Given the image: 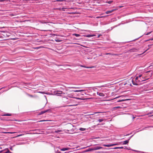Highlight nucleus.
<instances>
[{"instance_id":"obj_1","label":"nucleus","mask_w":153,"mask_h":153,"mask_svg":"<svg viewBox=\"0 0 153 153\" xmlns=\"http://www.w3.org/2000/svg\"><path fill=\"white\" fill-rule=\"evenodd\" d=\"M152 73L153 72L151 71H149L143 73V79H145V80H148L152 76Z\"/></svg>"},{"instance_id":"obj_2","label":"nucleus","mask_w":153,"mask_h":153,"mask_svg":"<svg viewBox=\"0 0 153 153\" xmlns=\"http://www.w3.org/2000/svg\"><path fill=\"white\" fill-rule=\"evenodd\" d=\"M3 35L5 37H9L10 36V33L7 31L4 32Z\"/></svg>"},{"instance_id":"obj_3","label":"nucleus","mask_w":153,"mask_h":153,"mask_svg":"<svg viewBox=\"0 0 153 153\" xmlns=\"http://www.w3.org/2000/svg\"><path fill=\"white\" fill-rule=\"evenodd\" d=\"M54 94L56 96H60L59 95L62 94V92L61 91H55Z\"/></svg>"},{"instance_id":"obj_4","label":"nucleus","mask_w":153,"mask_h":153,"mask_svg":"<svg viewBox=\"0 0 153 153\" xmlns=\"http://www.w3.org/2000/svg\"><path fill=\"white\" fill-rule=\"evenodd\" d=\"M102 148L101 147L97 146L92 148V150H95L102 149Z\"/></svg>"},{"instance_id":"obj_5","label":"nucleus","mask_w":153,"mask_h":153,"mask_svg":"<svg viewBox=\"0 0 153 153\" xmlns=\"http://www.w3.org/2000/svg\"><path fill=\"white\" fill-rule=\"evenodd\" d=\"M129 142V140H125L124 141L122 142V144L123 145H126Z\"/></svg>"},{"instance_id":"obj_6","label":"nucleus","mask_w":153,"mask_h":153,"mask_svg":"<svg viewBox=\"0 0 153 153\" xmlns=\"http://www.w3.org/2000/svg\"><path fill=\"white\" fill-rule=\"evenodd\" d=\"M70 148H64L62 149H60V150L62 151H65L66 150H68Z\"/></svg>"},{"instance_id":"obj_7","label":"nucleus","mask_w":153,"mask_h":153,"mask_svg":"<svg viewBox=\"0 0 153 153\" xmlns=\"http://www.w3.org/2000/svg\"><path fill=\"white\" fill-rule=\"evenodd\" d=\"M138 51V50L135 48H132L130 50L131 52H137Z\"/></svg>"},{"instance_id":"obj_8","label":"nucleus","mask_w":153,"mask_h":153,"mask_svg":"<svg viewBox=\"0 0 153 153\" xmlns=\"http://www.w3.org/2000/svg\"><path fill=\"white\" fill-rule=\"evenodd\" d=\"M114 10H111L107 11L105 12V13L106 14L110 13H112V12H113Z\"/></svg>"},{"instance_id":"obj_9","label":"nucleus","mask_w":153,"mask_h":153,"mask_svg":"<svg viewBox=\"0 0 153 153\" xmlns=\"http://www.w3.org/2000/svg\"><path fill=\"white\" fill-rule=\"evenodd\" d=\"M80 66L82 67L87 68H93L94 67L93 66H92V67H86V66H83V65H81Z\"/></svg>"},{"instance_id":"obj_10","label":"nucleus","mask_w":153,"mask_h":153,"mask_svg":"<svg viewBox=\"0 0 153 153\" xmlns=\"http://www.w3.org/2000/svg\"><path fill=\"white\" fill-rule=\"evenodd\" d=\"M145 80V79H143L142 78H141V77L140 78H139L138 82L143 81Z\"/></svg>"},{"instance_id":"obj_11","label":"nucleus","mask_w":153,"mask_h":153,"mask_svg":"<svg viewBox=\"0 0 153 153\" xmlns=\"http://www.w3.org/2000/svg\"><path fill=\"white\" fill-rule=\"evenodd\" d=\"M123 148V147H115L113 148V149H122Z\"/></svg>"},{"instance_id":"obj_12","label":"nucleus","mask_w":153,"mask_h":153,"mask_svg":"<svg viewBox=\"0 0 153 153\" xmlns=\"http://www.w3.org/2000/svg\"><path fill=\"white\" fill-rule=\"evenodd\" d=\"M129 100L128 99H125V100H117V102H119L126 101V100Z\"/></svg>"},{"instance_id":"obj_13","label":"nucleus","mask_w":153,"mask_h":153,"mask_svg":"<svg viewBox=\"0 0 153 153\" xmlns=\"http://www.w3.org/2000/svg\"><path fill=\"white\" fill-rule=\"evenodd\" d=\"M97 94L99 95V96H104V94L102 93H99L98 92H97Z\"/></svg>"},{"instance_id":"obj_14","label":"nucleus","mask_w":153,"mask_h":153,"mask_svg":"<svg viewBox=\"0 0 153 153\" xmlns=\"http://www.w3.org/2000/svg\"><path fill=\"white\" fill-rule=\"evenodd\" d=\"M137 76H138L139 78H140L142 77V78L143 79V74H139Z\"/></svg>"},{"instance_id":"obj_15","label":"nucleus","mask_w":153,"mask_h":153,"mask_svg":"<svg viewBox=\"0 0 153 153\" xmlns=\"http://www.w3.org/2000/svg\"><path fill=\"white\" fill-rule=\"evenodd\" d=\"M74 91V92H81V91H82L83 92V93L84 94H85V92H84V91L83 90H76V91Z\"/></svg>"},{"instance_id":"obj_16","label":"nucleus","mask_w":153,"mask_h":153,"mask_svg":"<svg viewBox=\"0 0 153 153\" xmlns=\"http://www.w3.org/2000/svg\"><path fill=\"white\" fill-rule=\"evenodd\" d=\"M73 35L75 36L76 37H79L80 36V35L79 34L74 33L73 34Z\"/></svg>"},{"instance_id":"obj_17","label":"nucleus","mask_w":153,"mask_h":153,"mask_svg":"<svg viewBox=\"0 0 153 153\" xmlns=\"http://www.w3.org/2000/svg\"><path fill=\"white\" fill-rule=\"evenodd\" d=\"M79 130L81 131H84L86 130V129L85 128H79Z\"/></svg>"},{"instance_id":"obj_18","label":"nucleus","mask_w":153,"mask_h":153,"mask_svg":"<svg viewBox=\"0 0 153 153\" xmlns=\"http://www.w3.org/2000/svg\"><path fill=\"white\" fill-rule=\"evenodd\" d=\"M92 151V148L89 149H88L86 150L85 151V152H90L91 151Z\"/></svg>"},{"instance_id":"obj_19","label":"nucleus","mask_w":153,"mask_h":153,"mask_svg":"<svg viewBox=\"0 0 153 153\" xmlns=\"http://www.w3.org/2000/svg\"><path fill=\"white\" fill-rule=\"evenodd\" d=\"M11 115V114H4L3 115L4 116H10Z\"/></svg>"},{"instance_id":"obj_20","label":"nucleus","mask_w":153,"mask_h":153,"mask_svg":"<svg viewBox=\"0 0 153 153\" xmlns=\"http://www.w3.org/2000/svg\"><path fill=\"white\" fill-rule=\"evenodd\" d=\"M61 131H62V130H57L56 131H55V133H58L60 132H61Z\"/></svg>"},{"instance_id":"obj_21","label":"nucleus","mask_w":153,"mask_h":153,"mask_svg":"<svg viewBox=\"0 0 153 153\" xmlns=\"http://www.w3.org/2000/svg\"><path fill=\"white\" fill-rule=\"evenodd\" d=\"M93 36V35H86V37H92Z\"/></svg>"},{"instance_id":"obj_22","label":"nucleus","mask_w":153,"mask_h":153,"mask_svg":"<svg viewBox=\"0 0 153 153\" xmlns=\"http://www.w3.org/2000/svg\"><path fill=\"white\" fill-rule=\"evenodd\" d=\"M104 146L107 147H110V144H105L104 145Z\"/></svg>"},{"instance_id":"obj_23","label":"nucleus","mask_w":153,"mask_h":153,"mask_svg":"<svg viewBox=\"0 0 153 153\" xmlns=\"http://www.w3.org/2000/svg\"><path fill=\"white\" fill-rule=\"evenodd\" d=\"M138 79H139V77H138V76H137L136 77L135 80H136V82H138Z\"/></svg>"},{"instance_id":"obj_24","label":"nucleus","mask_w":153,"mask_h":153,"mask_svg":"<svg viewBox=\"0 0 153 153\" xmlns=\"http://www.w3.org/2000/svg\"><path fill=\"white\" fill-rule=\"evenodd\" d=\"M103 121V119H99L98 120V121L100 122H101Z\"/></svg>"},{"instance_id":"obj_25","label":"nucleus","mask_w":153,"mask_h":153,"mask_svg":"<svg viewBox=\"0 0 153 153\" xmlns=\"http://www.w3.org/2000/svg\"><path fill=\"white\" fill-rule=\"evenodd\" d=\"M118 145V144H110V147H111V146H114L117 145Z\"/></svg>"},{"instance_id":"obj_26","label":"nucleus","mask_w":153,"mask_h":153,"mask_svg":"<svg viewBox=\"0 0 153 153\" xmlns=\"http://www.w3.org/2000/svg\"><path fill=\"white\" fill-rule=\"evenodd\" d=\"M46 112V111H45V110L44 111H42L41 113H40V114H42L45 113Z\"/></svg>"},{"instance_id":"obj_27","label":"nucleus","mask_w":153,"mask_h":153,"mask_svg":"<svg viewBox=\"0 0 153 153\" xmlns=\"http://www.w3.org/2000/svg\"><path fill=\"white\" fill-rule=\"evenodd\" d=\"M46 27H48V28H49L50 27H51V26L49 24H47V25H46Z\"/></svg>"},{"instance_id":"obj_28","label":"nucleus","mask_w":153,"mask_h":153,"mask_svg":"<svg viewBox=\"0 0 153 153\" xmlns=\"http://www.w3.org/2000/svg\"><path fill=\"white\" fill-rule=\"evenodd\" d=\"M45 111H46V112H48V111H51V110L50 109H48V110H45Z\"/></svg>"},{"instance_id":"obj_29","label":"nucleus","mask_w":153,"mask_h":153,"mask_svg":"<svg viewBox=\"0 0 153 153\" xmlns=\"http://www.w3.org/2000/svg\"><path fill=\"white\" fill-rule=\"evenodd\" d=\"M44 30V31H50L51 30L48 29H45V30Z\"/></svg>"},{"instance_id":"obj_30","label":"nucleus","mask_w":153,"mask_h":153,"mask_svg":"<svg viewBox=\"0 0 153 153\" xmlns=\"http://www.w3.org/2000/svg\"><path fill=\"white\" fill-rule=\"evenodd\" d=\"M73 98H74L73 97ZM75 98L76 99H79V100H84L83 99L78 98H77V97H76V98Z\"/></svg>"},{"instance_id":"obj_31","label":"nucleus","mask_w":153,"mask_h":153,"mask_svg":"<svg viewBox=\"0 0 153 153\" xmlns=\"http://www.w3.org/2000/svg\"><path fill=\"white\" fill-rule=\"evenodd\" d=\"M7 151L5 153H9V152H10V151L8 149H7Z\"/></svg>"},{"instance_id":"obj_32","label":"nucleus","mask_w":153,"mask_h":153,"mask_svg":"<svg viewBox=\"0 0 153 153\" xmlns=\"http://www.w3.org/2000/svg\"><path fill=\"white\" fill-rule=\"evenodd\" d=\"M149 48H148L144 52H143L142 53L140 54V55H141L142 54L145 53L146 51H147L149 49Z\"/></svg>"},{"instance_id":"obj_33","label":"nucleus","mask_w":153,"mask_h":153,"mask_svg":"<svg viewBox=\"0 0 153 153\" xmlns=\"http://www.w3.org/2000/svg\"><path fill=\"white\" fill-rule=\"evenodd\" d=\"M152 32V31H151L149 33H147L146 34V35H149L150 33Z\"/></svg>"},{"instance_id":"obj_34","label":"nucleus","mask_w":153,"mask_h":153,"mask_svg":"<svg viewBox=\"0 0 153 153\" xmlns=\"http://www.w3.org/2000/svg\"><path fill=\"white\" fill-rule=\"evenodd\" d=\"M153 40V38H152V39H151L149 40H147L146 41H149V40Z\"/></svg>"},{"instance_id":"obj_35","label":"nucleus","mask_w":153,"mask_h":153,"mask_svg":"<svg viewBox=\"0 0 153 153\" xmlns=\"http://www.w3.org/2000/svg\"><path fill=\"white\" fill-rule=\"evenodd\" d=\"M63 1V0H56V1Z\"/></svg>"},{"instance_id":"obj_36","label":"nucleus","mask_w":153,"mask_h":153,"mask_svg":"<svg viewBox=\"0 0 153 153\" xmlns=\"http://www.w3.org/2000/svg\"><path fill=\"white\" fill-rule=\"evenodd\" d=\"M153 45V44H152V45H148V46L149 47L150 46H152V45Z\"/></svg>"},{"instance_id":"obj_37","label":"nucleus","mask_w":153,"mask_h":153,"mask_svg":"<svg viewBox=\"0 0 153 153\" xmlns=\"http://www.w3.org/2000/svg\"><path fill=\"white\" fill-rule=\"evenodd\" d=\"M112 1H108V3L109 4H111L112 3Z\"/></svg>"},{"instance_id":"obj_38","label":"nucleus","mask_w":153,"mask_h":153,"mask_svg":"<svg viewBox=\"0 0 153 153\" xmlns=\"http://www.w3.org/2000/svg\"><path fill=\"white\" fill-rule=\"evenodd\" d=\"M132 82H133V83L134 85H137V84H136L135 83H133V81H132Z\"/></svg>"},{"instance_id":"obj_39","label":"nucleus","mask_w":153,"mask_h":153,"mask_svg":"<svg viewBox=\"0 0 153 153\" xmlns=\"http://www.w3.org/2000/svg\"><path fill=\"white\" fill-rule=\"evenodd\" d=\"M124 149H128L126 147H125V148Z\"/></svg>"},{"instance_id":"obj_40","label":"nucleus","mask_w":153,"mask_h":153,"mask_svg":"<svg viewBox=\"0 0 153 153\" xmlns=\"http://www.w3.org/2000/svg\"><path fill=\"white\" fill-rule=\"evenodd\" d=\"M106 55H108V54H109V55H111V54L110 53H106L105 54Z\"/></svg>"},{"instance_id":"obj_41","label":"nucleus","mask_w":153,"mask_h":153,"mask_svg":"<svg viewBox=\"0 0 153 153\" xmlns=\"http://www.w3.org/2000/svg\"><path fill=\"white\" fill-rule=\"evenodd\" d=\"M140 153H146V152H140Z\"/></svg>"},{"instance_id":"obj_42","label":"nucleus","mask_w":153,"mask_h":153,"mask_svg":"<svg viewBox=\"0 0 153 153\" xmlns=\"http://www.w3.org/2000/svg\"><path fill=\"white\" fill-rule=\"evenodd\" d=\"M8 133H10V134H13L14 133V132H8Z\"/></svg>"},{"instance_id":"obj_43","label":"nucleus","mask_w":153,"mask_h":153,"mask_svg":"<svg viewBox=\"0 0 153 153\" xmlns=\"http://www.w3.org/2000/svg\"><path fill=\"white\" fill-rule=\"evenodd\" d=\"M133 135L131 136L130 137H129V139H128L129 140L131 139V138L133 136Z\"/></svg>"},{"instance_id":"obj_44","label":"nucleus","mask_w":153,"mask_h":153,"mask_svg":"<svg viewBox=\"0 0 153 153\" xmlns=\"http://www.w3.org/2000/svg\"><path fill=\"white\" fill-rule=\"evenodd\" d=\"M133 135L131 136L130 137H129V139H128L129 140L131 139V138L133 136Z\"/></svg>"},{"instance_id":"obj_45","label":"nucleus","mask_w":153,"mask_h":153,"mask_svg":"<svg viewBox=\"0 0 153 153\" xmlns=\"http://www.w3.org/2000/svg\"><path fill=\"white\" fill-rule=\"evenodd\" d=\"M63 98L64 99H63V100H64V99H68V98H65V97H63Z\"/></svg>"},{"instance_id":"obj_46","label":"nucleus","mask_w":153,"mask_h":153,"mask_svg":"<svg viewBox=\"0 0 153 153\" xmlns=\"http://www.w3.org/2000/svg\"><path fill=\"white\" fill-rule=\"evenodd\" d=\"M22 134H20V135H19L18 136V137H19V136H22Z\"/></svg>"},{"instance_id":"obj_47","label":"nucleus","mask_w":153,"mask_h":153,"mask_svg":"<svg viewBox=\"0 0 153 153\" xmlns=\"http://www.w3.org/2000/svg\"><path fill=\"white\" fill-rule=\"evenodd\" d=\"M45 121V120H41L40 121V122H42V121Z\"/></svg>"},{"instance_id":"obj_48","label":"nucleus","mask_w":153,"mask_h":153,"mask_svg":"<svg viewBox=\"0 0 153 153\" xmlns=\"http://www.w3.org/2000/svg\"><path fill=\"white\" fill-rule=\"evenodd\" d=\"M34 48L35 49H39V47H37V48Z\"/></svg>"},{"instance_id":"obj_49","label":"nucleus","mask_w":153,"mask_h":153,"mask_svg":"<svg viewBox=\"0 0 153 153\" xmlns=\"http://www.w3.org/2000/svg\"><path fill=\"white\" fill-rule=\"evenodd\" d=\"M81 95H84V94H81Z\"/></svg>"},{"instance_id":"obj_50","label":"nucleus","mask_w":153,"mask_h":153,"mask_svg":"<svg viewBox=\"0 0 153 153\" xmlns=\"http://www.w3.org/2000/svg\"><path fill=\"white\" fill-rule=\"evenodd\" d=\"M114 55H117V54H114Z\"/></svg>"},{"instance_id":"obj_51","label":"nucleus","mask_w":153,"mask_h":153,"mask_svg":"<svg viewBox=\"0 0 153 153\" xmlns=\"http://www.w3.org/2000/svg\"><path fill=\"white\" fill-rule=\"evenodd\" d=\"M2 151H0V153H1Z\"/></svg>"},{"instance_id":"obj_52","label":"nucleus","mask_w":153,"mask_h":153,"mask_svg":"<svg viewBox=\"0 0 153 153\" xmlns=\"http://www.w3.org/2000/svg\"><path fill=\"white\" fill-rule=\"evenodd\" d=\"M10 149L11 150H12V148H10Z\"/></svg>"},{"instance_id":"obj_53","label":"nucleus","mask_w":153,"mask_h":153,"mask_svg":"<svg viewBox=\"0 0 153 153\" xmlns=\"http://www.w3.org/2000/svg\"><path fill=\"white\" fill-rule=\"evenodd\" d=\"M9 153H12V152L10 151V152H9Z\"/></svg>"},{"instance_id":"obj_54","label":"nucleus","mask_w":153,"mask_h":153,"mask_svg":"<svg viewBox=\"0 0 153 153\" xmlns=\"http://www.w3.org/2000/svg\"><path fill=\"white\" fill-rule=\"evenodd\" d=\"M129 135V134H127V135H126V136H127V135Z\"/></svg>"},{"instance_id":"obj_55","label":"nucleus","mask_w":153,"mask_h":153,"mask_svg":"<svg viewBox=\"0 0 153 153\" xmlns=\"http://www.w3.org/2000/svg\"><path fill=\"white\" fill-rule=\"evenodd\" d=\"M99 112H96L95 113H99Z\"/></svg>"},{"instance_id":"obj_56","label":"nucleus","mask_w":153,"mask_h":153,"mask_svg":"<svg viewBox=\"0 0 153 153\" xmlns=\"http://www.w3.org/2000/svg\"><path fill=\"white\" fill-rule=\"evenodd\" d=\"M69 97H71L70 96H68Z\"/></svg>"},{"instance_id":"obj_57","label":"nucleus","mask_w":153,"mask_h":153,"mask_svg":"<svg viewBox=\"0 0 153 153\" xmlns=\"http://www.w3.org/2000/svg\"><path fill=\"white\" fill-rule=\"evenodd\" d=\"M119 107H117V108H118Z\"/></svg>"},{"instance_id":"obj_58","label":"nucleus","mask_w":153,"mask_h":153,"mask_svg":"<svg viewBox=\"0 0 153 153\" xmlns=\"http://www.w3.org/2000/svg\"><path fill=\"white\" fill-rule=\"evenodd\" d=\"M65 101H66V102H67L68 101H66V100H65Z\"/></svg>"},{"instance_id":"obj_59","label":"nucleus","mask_w":153,"mask_h":153,"mask_svg":"<svg viewBox=\"0 0 153 153\" xmlns=\"http://www.w3.org/2000/svg\"><path fill=\"white\" fill-rule=\"evenodd\" d=\"M120 97V96H119V97ZM118 98V97H116V98Z\"/></svg>"}]
</instances>
